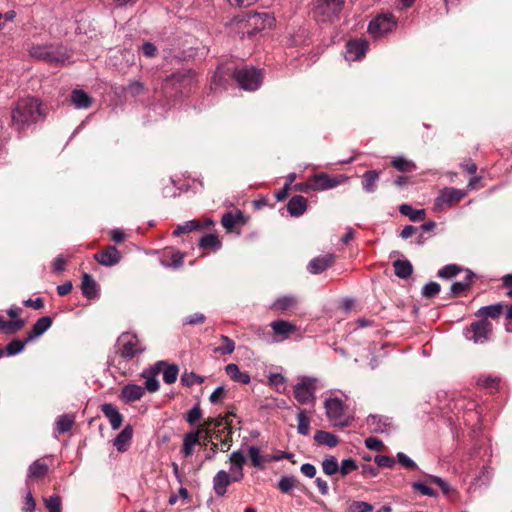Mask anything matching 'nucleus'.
<instances>
[{
	"mask_svg": "<svg viewBox=\"0 0 512 512\" xmlns=\"http://www.w3.org/2000/svg\"><path fill=\"white\" fill-rule=\"evenodd\" d=\"M40 117L41 109L37 99H20L12 111V126L20 132L35 124Z\"/></svg>",
	"mask_w": 512,
	"mask_h": 512,
	"instance_id": "obj_1",
	"label": "nucleus"
},
{
	"mask_svg": "<svg viewBox=\"0 0 512 512\" xmlns=\"http://www.w3.org/2000/svg\"><path fill=\"white\" fill-rule=\"evenodd\" d=\"M117 354L126 361L141 355L146 347L138 337L132 333H122L117 339Z\"/></svg>",
	"mask_w": 512,
	"mask_h": 512,
	"instance_id": "obj_2",
	"label": "nucleus"
},
{
	"mask_svg": "<svg viewBox=\"0 0 512 512\" xmlns=\"http://www.w3.org/2000/svg\"><path fill=\"white\" fill-rule=\"evenodd\" d=\"M32 57L52 64H63L69 58L65 49L54 45H37L30 50Z\"/></svg>",
	"mask_w": 512,
	"mask_h": 512,
	"instance_id": "obj_3",
	"label": "nucleus"
},
{
	"mask_svg": "<svg viewBox=\"0 0 512 512\" xmlns=\"http://www.w3.org/2000/svg\"><path fill=\"white\" fill-rule=\"evenodd\" d=\"M317 382L318 379L314 377H300L299 382L293 389L295 399L300 404H314L316 400L315 392L317 390Z\"/></svg>",
	"mask_w": 512,
	"mask_h": 512,
	"instance_id": "obj_4",
	"label": "nucleus"
},
{
	"mask_svg": "<svg viewBox=\"0 0 512 512\" xmlns=\"http://www.w3.org/2000/svg\"><path fill=\"white\" fill-rule=\"evenodd\" d=\"M274 19L267 13H254L247 14L246 16L237 20V23L240 25V28L247 29L244 33L248 35V37H252L258 32L264 30L267 26H270L273 23Z\"/></svg>",
	"mask_w": 512,
	"mask_h": 512,
	"instance_id": "obj_5",
	"label": "nucleus"
},
{
	"mask_svg": "<svg viewBox=\"0 0 512 512\" xmlns=\"http://www.w3.org/2000/svg\"><path fill=\"white\" fill-rule=\"evenodd\" d=\"M344 7L343 0H318L314 8V17L327 22L338 18Z\"/></svg>",
	"mask_w": 512,
	"mask_h": 512,
	"instance_id": "obj_6",
	"label": "nucleus"
},
{
	"mask_svg": "<svg viewBox=\"0 0 512 512\" xmlns=\"http://www.w3.org/2000/svg\"><path fill=\"white\" fill-rule=\"evenodd\" d=\"M466 339L473 341L475 344H483L490 340L492 335V323L487 319L471 323L464 330Z\"/></svg>",
	"mask_w": 512,
	"mask_h": 512,
	"instance_id": "obj_7",
	"label": "nucleus"
},
{
	"mask_svg": "<svg viewBox=\"0 0 512 512\" xmlns=\"http://www.w3.org/2000/svg\"><path fill=\"white\" fill-rule=\"evenodd\" d=\"M234 78L244 90L254 91L262 82L260 71L254 67H243L234 72Z\"/></svg>",
	"mask_w": 512,
	"mask_h": 512,
	"instance_id": "obj_8",
	"label": "nucleus"
},
{
	"mask_svg": "<svg viewBox=\"0 0 512 512\" xmlns=\"http://www.w3.org/2000/svg\"><path fill=\"white\" fill-rule=\"evenodd\" d=\"M327 418L336 426L346 427L350 419L344 414L343 403L339 398H328L324 402Z\"/></svg>",
	"mask_w": 512,
	"mask_h": 512,
	"instance_id": "obj_9",
	"label": "nucleus"
},
{
	"mask_svg": "<svg viewBox=\"0 0 512 512\" xmlns=\"http://www.w3.org/2000/svg\"><path fill=\"white\" fill-rule=\"evenodd\" d=\"M397 25L395 17L391 13L378 15L370 21L368 31L371 35L378 38L391 32Z\"/></svg>",
	"mask_w": 512,
	"mask_h": 512,
	"instance_id": "obj_10",
	"label": "nucleus"
},
{
	"mask_svg": "<svg viewBox=\"0 0 512 512\" xmlns=\"http://www.w3.org/2000/svg\"><path fill=\"white\" fill-rule=\"evenodd\" d=\"M466 196V192L456 188H445L441 194L435 199V209L443 210L458 203Z\"/></svg>",
	"mask_w": 512,
	"mask_h": 512,
	"instance_id": "obj_11",
	"label": "nucleus"
},
{
	"mask_svg": "<svg viewBox=\"0 0 512 512\" xmlns=\"http://www.w3.org/2000/svg\"><path fill=\"white\" fill-rule=\"evenodd\" d=\"M234 415L233 412H230L227 416H219L217 418H208L204 424L203 427L204 431H211L213 430L214 437L216 439H220L221 435L227 432V434H232V424L230 421H228V416Z\"/></svg>",
	"mask_w": 512,
	"mask_h": 512,
	"instance_id": "obj_12",
	"label": "nucleus"
},
{
	"mask_svg": "<svg viewBox=\"0 0 512 512\" xmlns=\"http://www.w3.org/2000/svg\"><path fill=\"white\" fill-rule=\"evenodd\" d=\"M270 327L273 331V342L275 343L287 340L297 330L293 323L286 320H275L271 322Z\"/></svg>",
	"mask_w": 512,
	"mask_h": 512,
	"instance_id": "obj_13",
	"label": "nucleus"
},
{
	"mask_svg": "<svg viewBox=\"0 0 512 512\" xmlns=\"http://www.w3.org/2000/svg\"><path fill=\"white\" fill-rule=\"evenodd\" d=\"M165 365V361H158L154 364L153 367L145 369L141 373V376L145 379V387H143L145 390L152 393L159 390L160 385L157 379V375Z\"/></svg>",
	"mask_w": 512,
	"mask_h": 512,
	"instance_id": "obj_14",
	"label": "nucleus"
},
{
	"mask_svg": "<svg viewBox=\"0 0 512 512\" xmlns=\"http://www.w3.org/2000/svg\"><path fill=\"white\" fill-rule=\"evenodd\" d=\"M230 462V476L233 482H239L244 477L243 466L246 463V458L242 451H234L229 456Z\"/></svg>",
	"mask_w": 512,
	"mask_h": 512,
	"instance_id": "obj_15",
	"label": "nucleus"
},
{
	"mask_svg": "<svg viewBox=\"0 0 512 512\" xmlns=\"http://www.w3.org/2000/svg\"><path fill=\"white\" fill-rule=\"evenodd\" d=\"M368 49L366 40L349 41L346 46L345 58L348 61H357L365 56Z\"/></svg>",
	"mask_w": 512,
	"mask_h": 512,
	"instance_id": "obj_16",
	"label": "nucleus"
},
{
	"mask_svg": "<svg viewBox=\"0 0 512 512\" xmlns=\"http://www.w3.org/2000/svg\"><path fill=\"white\" fill-rule=\"evenodd\" d=\"M309 183L310 187L313 190H327L338 186L341 183V181L337 180L336 178L330 177L326 173H320L314 175L310 179Z\"/></svg>",
	"mask_w": 512,
	"mask_h": 512,
	"instance_id": "obj_17",
	"label": "nucleus"
},
{
	"mask_svg": "<svg viewBox=\"0 0 512 512\" xmlns=\"http://www.w3.org/2000/svg\"><path fill=\"white\" fill-rule=\"evenodd\" d=\"M95 260L104 266H113L121 259V254L114 246H108L105 250L94 255Z\"/></svg>",
	"mask_w": 512,
	"mask_h": 512,
	"instance_id": "obj_18",
	"label": "nucleus"
},
{
	"mask_svg": "<svg viewBox=\"0 0 512 512\" xmlns=\"http://www.w3.org/2000/svg\"><path fill=\"white\" fill-rule=\"evenodd\" d=\"M233 482L232 477L225 471L220 470L213 478V489L218 496L227 492V487Z\"/></svg>",
	"mask_w": 512,
	"mask_h": 512,
	"instance_id": "obj_19",
	"label": "nucleus"
},
{
	"mask_svg": "<svg viewBox=\"0 0 512 512\" xmlns=\"http://www.w3.org/2000/svg\"><path fill=\"white\" fill-rule=\"evenodd\" d=\"M334 262V256L327 254L322 257L312 259L308 264V271L312 274H320L330 267Z\"/></svg>",
	"mask_w": 512,
	"mask_h": 512,
	"instance_id": "obj_20",
	"label": "nucleus"
},
{
	"mask_svg": "<svg viewBox=\"0 0 512 512\" xmlns=\"http://www.w3.org/2000/svg\"><path fill=\"white\" fill-rule=\"evenodd\" d=\"M52 325V319L49 316L39 318L32 329L27 333V341H33L44 334Z\"/></svg>",
	"mask_w": 512,
	"mask_h": 512,
	"instance_id": "obj_21",
	"label": "nucleus"
},
{
	"mask_svg": "<svg viewBox=\"0 0 512 512\" xmlns=\"http://www.w3.org/2000/svg\"><path fill=\"white\" fill-rule=\"evenodd\" d=\"M101 411L108 418L110 425L113 430L120 428L123 422V416L120 414L118 409L110 403H105L101 406Z\"/></svg>",
	"mask_w": 512,
	"mask_h": 512,
	"instance_id": "obj_22",
	"label": "nucleus"
},
{
	"mask_svg": "<svg viewBox=\"0 0 512 512\" xmlns=\"http://www.w3.org/2000/svg\"><path fill=\"white\" fill-rule=\"evenodd\" d=\"M145 394V389L136 384H128L122 388L121 395L125 402L131 403L140 400Z\"/></svg>",
	"mask_w": 512,
	"mask_h": 512,
	"instance_id": "obj_23",
	"label": "nucleus"
},
{
	"mask_svg": "<svg viewBox=\"0 0 512 512\" xmlns=\"http://www.w3.org/2000/svg\"><path fill=\"white\" fill-rule=\"evenodd\" d=\"M307 209V200L305 197L301 195H295L293 196L288 204H287V210L291 214V216L299 217Z\"/></svg>",
	"mask_w": 512,
	"mask_h": 512,
	"instance_id": "obj_24",
	"label": "nucleus"
},
{
	"mask_svg": "<svg viewBox=\"0 0 512 512\" xmlns=\"http://www.w3.org/2000/svg\"><path fill=\"white\" fill-rule=\"evenodd\" d=\"M81 290L84 297L94 299L98 296L97 283L93 277L85 273L82 277Z\"/></svg>",
	"mask_w": 512,
	"mask_h": 512,
	"instance_id": "obj_25",
	"label": "nucleus"
},
{
	"mask_svg": "<svg viewBox=\"0 0 512 512\" xmlns=\"http://www.w3.org/2000/svg\"><path fill=\"white\" fill-rule=\"evenodd\" d=\"M71 102L77 109H87L92 104V98L83 90L75 89L71 92Z\"/></svg>",
	"mask_w": 512,
	"mask_h": 512,
	"instance_id": "obj_26",
	"label": "nucleus"
},
{
	"mask_svg": "<svg viewBox=\"0 0 512 512\" xmlns=\"http://www.w3.org/2000/svg\"><path fill=\"white\" fill-rule=\"evenodd\" d=\"M204 432V428H200L195 432H189L184 436L182 453L185 457L192 454L194 446L198 443L200 434Z\"/></svg>",
	"mask_w": 512,
	"mask_h": 512,
	"instance_id": "obj_27",
	"label": "nucleus"
},
{
	"mask_svg": "<svg viewBox=\"0 0 512 512\" xmlns=\"http://www.w3.org/2000/svg\"><path fill=\"white\" fill-rule=\"evenodd\" d=\"M380 173L376 170L366 171L362 176V188L367 193H374L377 189V182Z\"/></svg>",
	"mask_w": 512,
	"mask_h": 512,
	"instance_id": "obj_28",
	"label": "nucleus"
},
{
	"mask_svg": "<svg viewBox=\"0 0 512 512\" xmlns=\"http://www.w3.org/2000/svg\"><path fill=\"white\" fill-rule=\"evenodd\" d=\"M248 457L252 465L260 470L264 469L265 464L268 463V455H262L257 446H250L248 448Z\"/></svg>",
	"mask_w": 512,
	"mask_h": 512,
	"instance_id": "obj_29",
	"label": "nucleus"
},
{
	"mask_svg": "<svg viewBox=\"0 0 512 512\" xmlns=\"http://www.w3.org/2000/svg\"><path fill=\"white\" fill-rule=\"evenodd\" d=\"M133 435V430L131 426H126L115 438L114 446L118 451L124 452L127 450L130 440Z\"/></svg>",
	"mask_w": 512,
	"mask_h": 512,
	"instance_id": "obj_30",
	"label": "nucleus"
},
{
	"mask_svg": "<svg viewBox=\"0 0 512 512\" xmlns=\"http://www.w3.org/2000/svg\"><path fill=\"white\" fill-rule=\"evenodd\" d=\"M227 375L235 382L242 384H248L250 382V376L246 372H241L236 364L230 363L225 367Z\"/></svg>",
	"mask_w": 512,
	"mask_h": 512,
	"instance_id": "obj_31",
	"label": "nucleus"
},
{
	"mask_svg": "<svg viewBox=\"0 0 512 512\" xmlns=\"http://www.w3.org/2000/svg\"><path fill=\"white\" fill-rule=\"evenodd\" d=\"M473 277V272L467 271V275L463 281L454 282L451 285V295L454 297L462 295L466 290L470 288Z\"/></svg>",
	"mask_w": 512,
	"mask_h": 512,
	"instance_id": "obj_32",
	"label": "nucleus"
},
{
	"mask_svg": "<svg viewBox=\"0 0 512 512\" xmlns=\"http://www.w3.org/2000/svg\"><path fill=\"white\" fill-rule=\"evenodd\" d=\"M395 275L401 279H407L413 272V266L408 260H396L393 263Z\"/></svg>",
	"mask_w": 512,
	"mask_h": 512,
	"instance_id": "obj_33",
	"label": "nucleus"
},
{
	"mask_svg": "<svg viewBox=\"0 0 512 512\" xmlns=\"http://www.w3.org/2000/svg\"><path fill=\"white\" fill-rule=\"evenodd\" d=\"M48 473V465L40 460L34 461L28 468V478L41 479Z\"/></svg>",
	"mask_w": 512,
	"mask_h": 512,
	"instance_id": "obj_34",
	"label": "nucleus"
},
{
	"mask_svg": "<svg viewBox=\"0 0 512 512\" xmlns=\"http://www.w3.org/2000/svg\"><path fill=\"white\" fill-rule=\"evenodd\" d=\"M314 440L321 445H326L330 448L335 447L338 444V438L336 435L319 430L314 435Z\"/></svg>",
	"mask_w": 512,
	"mask_h": 512,
	"instance_id": "obj_35",
	"label": "nucleus"
},
{
	"mask_svg": "<svg viewBox=\"0 0 512 512\" xmlns=\"http://www.w3.org/2000/svg\"><path fill=\"white\" fill-rule=\"evenodd\" d=\"M367 424L370 427L372 432L382 433L385 431V428L388 425V418H384V417L376 416V415H370L367 418Z\"/></svg>",
	"mask_w": 512,
	"mask_h": 512,
	"instance_id": "obj_36",
	"label": "nucleus"
},
{
	"mask_svg": "<svg viewBox=\"0 0 512 512\" xmlns=\"http://www.w3.org/2000/svg\"><path fill=\"white\" fill-rule=\"evenodd\" d=\"M399 211L402 215L409 217L411 221H418L425 218V210L424 209H413V207L409 204H402L399 207Z\"/></svg>",
	"mask_w": 512,
	"mask_h": 512,
	"instance_id": "obj_37",
	"label": "nucleus"
},
{
	"mask_svg": "<svg viewBox=\"0 0 512 512\" xmlns=\"http://www.w3.org/2000/svg\"><path fill=\"white\" fill-rule=\"evenodd\" d=\"M297 303L298 301L294 296H282L275 300V302L273 303V308L283 312L296 307Z\"/></svg>",
	"mask_w": 512,
	"mask_h": 512,
	"instance_id": "obj_38",
	"label": "nucleus"
},
{
	"mask_svg": "<svg viewBox=\"0 0 512 512\" xmlns=\"http://www.w3.org/2000/svg\"><path fill=\"white\" fill-rule=\"evenodd\" d=\"M502 309H503L502 304L497 303L494 305L481 307L477 311L476 315L479 317H484V319H486V317L497 318L502 313Z\"/></svg>",
	"mask_w": 512,
	"mask_h": 512,
	"instance_id": "obj_39",
	"label": "nucleus"
},
{
	"mask_svg": "<svg viewBox=\"0 0 512 512\" xmlns=\"http://www.w3.org/2000/svg\"><path fill=\"white\" fill-rule=\"evenodd\" d=\"M74 421H75V418L73 415H70V414L60 415L56 420V430L59 433H66L72 428Z\"/></svg>",
	"mask_w": 512,
	"mask_h": 512,
	"instance_id": "obj_40",
	"label": "nucleus"
},
{
	"mask_svg": "<svg viewBox=\"0 0 512 512\" xmlns=\"http://www.w3.org/2000/svg\"><path fill=\"white\" fill-rule=\"evenodd\" d=\"M297 430L301 435H308L310 433V418L306 415L305 410H300L297 414Z\"/></svg>",
	"mask_w": 512,
	"mask_h": 512,
	"instance_id": "obj_41",
	"label": "nucleus"
},
{
	"mask_svg": "<svg viewBox=\"0 0 512 512\" xmlns=\"http://www.w3.org/2000/svg\"><path fill=\"white\" fill-rule=\"evenodd\" d=\"M200 228H202V225L198 220L186 221L176 227V229L173 231V235L179 236L181 234L189 233Z\"/></svg>",
	"mask_w": 512,
	"mask_h": 512,
	"instance_id": "obj_42",
	"label": "nucleus"
},
{
	"mask_svg": "<svg viewBox=\"0 0 512 512\" xmlns=\"http://www.w3.org/2000/svg\"><path fill=\"white\" fill-rule=\"evenodd\" d=\"M392 166L401 172H409L415 169V164L402 156L395 157L392 162Z\"/></svg>",
	"mask_w": 512,
	"mask_h": 512,
	"instance_id": "obj_43",
	"label": "nucleus"
},
{
	"mask_svg": "<svg viewBox=\"0 0 512 512\" xmlns=\"http://www.w3.org/2000/svg\"><path fill=\"white\" fill-rule=\"evenodd\" d=\"M164 367H165V369L163 371V381L166 384H173L174 382H176L177 377H178V373H179L178 366L176 364L168 365L166 363V365Z\"/></svg>",
	"mask_w": 512,
	"mask_h": 512,
	"instance_id": "obj_44",
	"label": "nucleus"
},
{
	"mask_svg": "<svg viewBox=\"0 0 512 512\" xmlns=\"http://www.w3.org/2000/svg\"><path fill=\"white\" fill-rule=\"evenodd\" d=\"M322 470L328 476L336 474L339 471L337 459L334 456L325 458L322 462Z\"/></svg>",
	"mask_w": 512,
	"mask_h": 512,
	"instance_id": "obj_45",
	"label": "nucleus"
},
{
	"mask_svg": "<svg viewBox=\"0 0 512 512\" xmlns=\"http://www.w3.org/2000/svg\"><path fill=\"white\" fill-rule=\"evenodd\" d=\"M30 341H27V338L25 340H19V339H15V340H12L7 346H6V353L8 356H14V355H17L19 353H21L26 344L29 343Z\"/></svg>",
	"mask_w": 512,
	"mask_h": 512,
	"instance_id": "obj_46",
	"label": "nucleus"
},
{
	"mask_svg": "<svg viewBox=\"0 0 512 512\" xmlns=\"http://www.w3.org/2000/svg\"><path fill=\"white\" fill-rule=\"evenodd\" d=\"M204 377L195 374L194 372H185L181 376V383L184 386L191 387L194 384H202Z\"/></svg>",
	"mask_w": 512,
	"mask_h": 512,
	"instance_id": "obj_47",
	"label": "nucleus"
},
{
	"mask_svg": "<svg viewBox=\"0 0 512 512\" xmlns=\"http://www.w3.org/2000/svg\"><path fill=\"white\" fill-rule=\"evenodd\" d=\"M221 340L223 342V346L215 348L214 351L222 355H229L233 353V351L235 350L234 341L226 335H222Z\"/></svg>",
	"mask_w": 512,
	"mask_h": 512,
	"instance_id": "obj_48",
	"label": "nucleus"
},
{
	"mask_svg": "<svg viewBox=\"0 0 512 512\" xmlns=\"http://www.w3.org/2000/svg\"><path fill=\"white\" fill-rule=\"evenodd\" d=\"M199 244H200V247H202V248L219 249L221 246V243H220L218 237L214 234H207V235L203 236L200 239Z\"/></svg>",
	"mask_w": 512,
	"mask_h": 512,
	"instance_id": "obj_49",
	"label": "nucleus"
},
{
	"mask_svg": "<svg viewBox=\"0 0 512 512\" xmlns=\"http://www.w3.org/2000/svg\"><path fill=\"white\" fill-rule=\"evenodd\" d=\"M296 478L294 476H283L278 482V488L283 493H289L296 485Z\"/></svg>",
	"mask_w": 512,
	"mask_h": 512,
	"instance_id": "obj_50",
	"label": "nucleus"
},
{
	"mask_svg": "<svg viewBox=\"0 0 512 512\" xmlns=\"http://www.w3.org/2000/svg\"><path fill=\"white\" fill-rule=\"evenodd\" d=\"M461 271V268L456 264H449L444 266L438 271L440 278L450 279L456 276Z\"/></svg>",
	"mask_w": 512,
	"mask_h": 512,
	"instance_id": "obj_51",
	"label": "nucleus"
},
{
	"mask_svg": "<svg viewBox=\"0 0 512 512\" xmlns=\"http://www.w3.org/2000/svg\"><path fill=\"white\" fill-rule=\"evenodd\" d=\"M45 506L49 512H61L62 502L58 495H52L45 499Z\"/></svg>",
	"mask_w": 512,
	"mask_h": 512,
	"instance_id": "obj_52",
	"label": "nucleus"
},
{
	"mask_svg": "<svg viewBox=\"0 0 512 512\" xmlns=\"http://www.w3.org/2000/svg\"><path fill=\"white\" fill-rule=\"evenodd\" d=\"M144 84L140 81H132L128 84L126 92L132 97H137L144 93Z\"/></svg>",
	"mask_w": 512,
	"mask_h": 512,
	"instance_id": "obj_53",
	"label": "nucleus"
},
{
	"mask_svg": "<svg viewBox=\"0 0 512 512\" xmlns=\"http://www.w3.org/2000/svg\"><path fill=\"white\" fill-rule=\"evenodd\" d=\"M412 488L414 491H417L419 493H421L422 495H425V496H429V497H436L437 496V493L434 489H432L431 487L427 486L426 484L424 483H421V482H414L412 483Z\"/></svg>",
	"mask_w": 512,
	"mask_h": 512,
	"instance_id": "obj_54",
	"label": "nucleus"
},
{
	"mask_svg": "<svg viewBox=\"0 0 512 512\" xmlns=\"http://www.w3.org/2000/svg\"><path fill=\"white\" fill-rule=\"evenodd\" d=\"M440 292V285L437 282H429L422 288L423 296L432 298Z\"/></svg>",
	"mask_w": 512,
	"mask_h": 512,
	"instance_id": "obj_55",
	"label": "nucleus"
},
{
	"mask_svg": "<svg viewBox=\"0 0 512 512\" xmlns=\"http://www.w3.org/2000/svg\"><path fill=\"white\" fill-rule=\"evenodd\" d=\"M357 468H358V465H357L356 461L351 458H348V459H344L341 462V466L339 467V472L341 473V475L346 476L347 474L356 470Z\"/></svg>",
	"mask_w": 512,
	"mask_h": 512,
	"instance_id": "obj_56",
	"label": "nucleus"
},
{
	"mask_svg": "<svg viewBox=\"0 0 512 512\" xmlns=\"http://www.w3.org/2000/svg\"><path fill=\"white\" fill-rule=\"evenodd\" d=\"M397 461L406 469L416 470L418 469L417 464L409 458L405 453L399 452L397 453Z\"/></svg>",
	"mask_w": 512,
	"mask_h": 512,
	"instance_id": "obj_57",
	"label": "nucleus"
},
{
	"mask_svg": "<svg viewBox=\"0 0 512 512\" xmlns=\"http://www.w3.org/2000/svg\"><path fill=\"white\" fill-rule=\"evenodd\" d=\"M25 325L24 320L17 319L13 321H6L5 329L3 330L7 334L15 333L19 330H21Z\"/></svg>",
	"mask_w": 512,
	"mask_h": 512,
	"instance_id": "obj_58",
	"label": "nucleus"
},
{
	"mask_svg": "<svg viewBox=\"0 0 512 512\" xmlns=\"http://www.w3.org/2000/svg\"><path fill=\"white\" fill-rule=\"evenodd\" d=\"M373 506L368 502L354 501L349 508V512H371Z\"/></svg>",
	"mask_w": 512,
	"mask_h": 512,
	"instance_id": "obj_59",
	"label": "nucleus"
},
{
	"mask_svg": "<svg viewBox=\"0 0 512 512\" xmlns=\"http://www.w3.org/2000/svg\"><path fill=\"white\" fill-rule=\"evenodd\" d=\"M374 462L379 467H384V468H392L395 465L394 458H392L390 456H386V455H376L374 457Z\"/></svg>",
	"mask_w": 512,
	"mask_h": 512,
	"instance_id": "obj_60",
	"label": "nucleus"
},
{
	"mask_svg": "<svg viewBox=\"0 0 512 512\" xmlns=\"http://www.w3.org/2000/svg\"><path fill=\"white\" fill-rule=\"evenodd\" d=\"M202 417V411L199 405H195L188 413L186 420L189 424L193 425Z\"/></svg>",
	"mask_w": 512,
	"mask_h": 512,
	"instance_id": "obj_61",
	"label": "nucleus"
},
{
	"mask_svg": "<svg viewBox=\"0 0 512 512\" xmlns=\"http://www.w3.org/2000/svg\"><path fill=\"white\" fill-rule=\"evenodd\" d=\"M365 446L369 450H373V451H382L384 449L383 442L375 437H368L365 440Z\"/></svg>",
	"mask_w": 512,
	"mask_h": 512,
	"instance_id": "obj_62",
	"label": "nucleus"
},
{
	"mask_svg": "<svg viewBox=\"0 0 512 512\" xmlns=\"http://www.w3.org/2000/svg\"><path fill=\"white\" fill-rule=\"evenodd\" d=\"M221 223L226 229L231 230L236 225V218L231 212H227L222 216Z\"/></svg>",
	"mask_w": 512,
	"mask_h": 512,
	"instance_id": "obj_63",
	"label": "nucleus"
},
{
	"mask_svg": "<svg viewBox=\"0 0 512 512\" xmlns=\"http://www.w3.org/2000/svg\"><path fill=\"white\" fill-rule=\"evenodd\" d=\"M225 389L223 386L217 387L210 395L209 400L212 404H217L224 398Z\"/></svg>",
	"mask_w": 512,
	"mask_h": 512,
	"instance_id": "obj_64",
	"label": "nucleus"
}]
</instances>
